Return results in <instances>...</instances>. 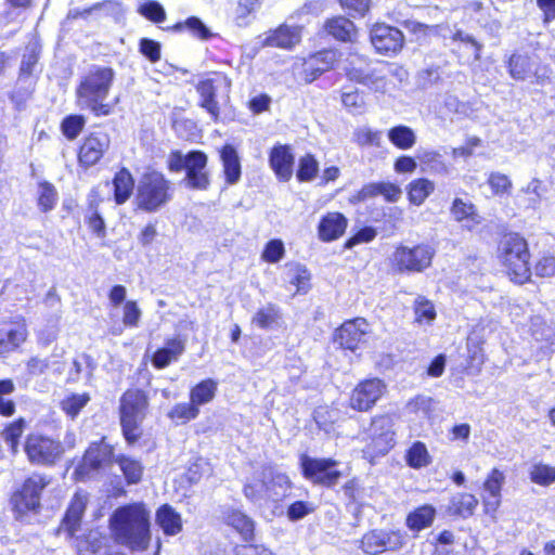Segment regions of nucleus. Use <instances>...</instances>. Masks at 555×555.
Masks as SVG:
<instances>
[{"label": "nucleus", "mask_w": 555, "mask_h": 555, "mask_svg": "<svg viewBox=\"0 0 555 555\" xmlns=\"http://www.w3.org/2000/svg\"><path fill=\"white\" fill-rule=\"evenodd\" d=\"M150 517V511L142 502L117 507L109 518L116 542L133 551L146 550L151 540Z\"/></svg>", "instance_id": "1"}, {"label": "nucleus", "mask_w": 555, "mask_h": 555, "mask_svg": "<svg viewBox=\"0 0 555 555\" xmlns=\"http://www.w3.org/2000/svg\"><path fill=\"white\" fill-rule=\"evenodd\" d=\"M115 78L111 67L92 65L81 78L76 90L77 104L82 109H90L95 116H107L112 105L104 103Z\"/></svg>", "instance_id": "2"}, {"label": "nucleus", "mask_w": 555, "mask_h": 555, "mask_svg": "<svg viewBox=\"0 0 555 555\" xmlns=\"http://www.w3.org/2000/svg\"><path fill=\"white\" fill-rule=\"evenodd\" d=\"M499 257L514 282L522 284L530 278L528 244L520 235H505L499 245Z\"/></svg>", "instance_id": "3"}, {"label": "nucleus", "mask_w": 555, "mask_h": 555, "mask_svg": "<svg viewBox=\"0 0 555 555\" xmlns=\"http://www.w3.org/2000/svg\"><path fill=\"white\" fill-rule=\"evenodd\" d=\"M207 162L208 157L202 151H191L185 155L180 151H173L168 157V168L175 172L185 170L186 186L207 190L210 183L206 170Z\"/></svg>", "instance_id": "4"}, {"label": "nucleus", "mask_w": 555, "mask_h": 555, "mask_svg": "<svg viewBox=\"0 0 555 555\" xmlns=\"http://www.w3.org/2000/svg\"><path fill=\"white\" fill-rule=\"evenodd\" d=\"M147 398L142 390L129 389L120 398V424L125 439L134 443L141 436L140 425L145 416Z\"/></svg>", "instance_id": "5"}, {"label": "nucleus", "mask_w": 555, "mask_h": 555, "mask_svg": "<svg viewBox=\"0 0 555 555\" xmlns=\"http://www.w3.org/2000/svg\"><path fill=\"white\" fill-rule=\"evenodd\" d=\"M50 482L49 476L33 473L12 492L10 504L17 519L40 508L41 493Z\"/></svg>", "instance_id": "6"}, {"label": "nucleus", "mask_w": 555, "mask_h": 555, "mask_svg": "<svg viewBox=\"0 0 555 555\" xmlns=\"http://www.w3.org/2000/svg\"><path fill=\"white\" fill-rule=\"evenodd\" d=\"M435 248L427 244L398 245L390 256L392 269L400 274L421 273L430 267Z\"/></svg>", "instance_id": "7"}, {"label": "nucleus", "mask_w": 555, "mask_h": 555, "mask_svg": "<svg viewBox=\"0 0 555 555\" xmlns=\"http://www.w3.org/2000/svg\"><path fill=\"white\" fill-rule=\"evenodd\" d=\"M169 181L158 171L146 172L138 185L137 201L139 208L155 211L169 198Z\"/></svg>", "instance_id": "8"}, {"label": "nucleus", "mask_w": 555, "mask_h": 555, "mask_svg": "<svg viewBox=\"0 0 555 555\" xmlns=\"http://www.w3.org/2000/svg\"><path fill=\"white\" fill-rule=\"evenodd\" d=\"M113 447L102 438L98 442H92L87 449L81 462L75 469L76 478L85 480L115 462Z\"/></svg>", "instance_id": "9"}, {"label": "nucleus", "mask_w": 555, "mask_h": 555, "mask_svg": "<svg viewBox=\"0 0 555 555\" xmlns=\"http://www.w3.org/2000/svg\"><path fill=\"white\" fill-rule=\"evenodd\" d=\"M336 461L332 459H315L307 454L300 456V467L306 479L326 487L334 486L340 473L335 469Z\"/></svg>", "instance_id": "10"}, {"label": "nucleus", "mask_w": 555, "mask_h": 555, "mask_svg": "<svg viewBox=\"0 0 555 555\" xmlns=\"http://www.w3.org/2000/svg\"><path fill=\"white\" fill-rule=\"evenodd\" d=\"M25 452L30 463L51 465L64 452L61 442L41 435H30L25 443Z\"/></svg>", "instance_id": "11"}, {"label": "nucleus", "mask_w": 555, "mask_h": 555, "mask_svg": "<svg viewBox=\"0 0 555 555\" xmlns=\"http://www.w3.org/2000/svg\"><path fill=\"white\" fill-rule=\"evenodd\" d=\"M386 385L379 378H370L361 382L350 397V406L359 412L372 409L385 393Z\"/></svg>", "instance_id": "12"}, {"label": "nucleus", "mask_w": 555, "mask_h": 555, "mask_svg": "<svg viewBox=\"0 0 555 555\" xmlns=\"http://www.w3.org/2000/svg\"><path fill=\"white\" fill-rule=\"evenodd\" d=\"M370 324L363 318L346 321L335 332V341L343 348L354 351L366 343Z\"/></svg>", "instance_id": "13"}, {"label": "nucleus", "mask_w": 555, "mask_h": 555, "mask_svg": "<svg viewBox=\"0 0 555 555\" xmlns=\"http://www.w3.org/2000/svg\"><path fill=\"white\" fill-rule=\"evenodd\" d=\"M370 37L375 50L386 55L398 53L404 43L403 34L398 28L386 24L374 25Z\"/></svg>", "instance_id": "14"}, {"label": "nucleus", "mask_w": 555, "mask_h": 555, "mask_svg": "<svg viewBox=\"0 0 555 555\" xmlns=\"http://www.w3.org/2000/svg\"><path fill=\"white\" fill-rule=\"evenodd\" d=\"M393 424L389 416L375 417L371 424V443L367 451L375 454L387 453L395 444Z\"/></svg>", "instance_id": "15"}, {"label": "nucleus", "mask_w": 555, "mask_h": 555, "mask_svg": "<svg viewBox=\"0 0 555 555\" xmlns=\"http://www.w3.org/2000/svg\"><path fill=\"white\" fill-rule=\"evenodd\" d=\"M402 544V537L398 532L372 530L361 540V548L366 554H379L386 550H395Z\"/></svg>", "instance_id": "16"}, {"label": "nucleus", "mask_w": 555, "mask_h": 555, "mask_svg": "<svg viewBox=\"0 0 555 555\" xmlns=\"http://www.w3.org/2000/svg\"><path fill=\"white\" fill-rule=\"evenodd\" d=\"M109 137L99 131L88 135L80 146L78 158L81 165L90 167L95 165L109 146Z\"/></svg>", "instance_id": "17"}, {"label": "nucleus", "mask_w": 555, "mask_h": 555, "mask_svg": "<svg viewBox=\"0 0 555 555\" xmlns=\"http://www.w3.org/2000/svg\"><path fill=\"white\" fill-rule=\"evenodd\" d=\"M269 163L280 181L287 182L293 177L294 155L288 145H274L269 155Z\"/></svg>", "instance_id": "18"}, {"label": "nucleus", "mask_w": 555, "mask_h": 555, "mask_svg": "<svg viewBox=\"0 0 555 555\" xmlns=\"http://www.w3.org/2000/svg\"><path fill=\"white\" fill-rule=\"evenodd\" d=\"M262 475L266 485L267 500L279 502L289 495L292 481L286 474L270 468L263 470Z\"/></svg>", "instance_id": "19"}, {"label": "nucleus", "mask_w": 555, "mask_h": 555, "mask_svg": "<svg viewBox=\"0 0 555 555\" xmlns=\"http://www.w3.org/2000/svg\"><path fill=\"white\" fill-rule=\"evenodd\" d=\"M300 39L301 27L283 24L266 35L262 46L289 50L299 43Z\"/></svg>", "instance_id": "20"}, {"label": "nucleus", "mask_w": 555, "mask_h": 555, "mask_svg": "<svg viewBox=\"0 0 555 555\" xmlns=\"http://www.w3.org/2000/svg\"><path fill=\"white\" fill-rule=\"evenodd\" d=\"M251 324L260 330L275 331L283 326V313L281 308L272 302L259 307L251 317Z\"/></svg>", "instance_id": "21"}, {"label": "nucleus", "mask_w": 555, "mask_h": 555, "mask_svg": "<svg viewBox=\"0 0 555 555\" xmlns=\"http://www.w3.org/2000/svg\"><path fill=\"white\" fill-rule=\"evenodd\" d=\"M347 228V218L337 211L327 212L318 225L319 238L323 242H332L339 238Z\"/></svg>", "instance_id": "22"}, {"label": "nucleus", "mask_w": 555, "mask_h": 555, "mask_svg": "<svg viewBox=\"0 0 555 555\" xmlns=\"http://www.w3.org/2000/svg\"><path fill=\"white\" fill-rule=\"evenodd\" d=\"M546 191L547 189L541 179L532 178L525 186L519 189L516 201L525 209L537 210Z\"/></svg>", "instance_id": "23"}, {"label": "nucleus", "mask_w": 555, "mask_h": 555, "mask_svg": "<svg viewBox=\"0 0 555 555\" xmlns=\"http://www.w3.org/2000/svg\"><path fill=\"white\" fill-rule=\"evenodd\" d=\"M503 481V473L494 468L483 482V504L487 514H494L500 506Z\"/></svg>", "instance_id": "24"}, {"label": "nucleus", "mask_w": 555, "mask_h": 555, "mask_svg": "<svg viewBox=\"0 0 555 555\" xmlns=\"http://www.w3.org/2000/svg\"><path fill=\"white\" fill-rule=\"evenodd\" d=\"M185 343L179 338H170L166 341L163 348H159L155 351L152 357V364L156 369H165L172 361L178 360V358L184 352Z\"/></svg>", "instance_id": "25"}, {"label": "nucleus", "mask_w": 555, "mask_h": 555, "mask_svg": "<svg viewBox=\"0 0 555 555\" xmlns=\"http://www.w3.org/2000/svg\"><path fill=\"white\" fill-rule=\"evenodd\" d=\"M402 191L399 185L392 182H374L365 184L359 192L360 199H366L378 195L389 203H396L401 197Z\"/></svg>", "instance_id": "26"}, {"label": "nucleus", "mask_w": 555, "mask_h": 555, "mask_svg": "<svg viewBox=\"0 0 555 555\" xmlns=\"http://www.w3.org/2000/svg\"><path fill=\"white\" fill-rule=\"evenodd\" d=\"M325 30L333 38L344 42H352L357 38V28L353 22L344 16L330 18L325 23Z\"/></svg>", "instance_id": "27"}, {"label": "nucleus", "mask_w": 555, "mask_h": 555, "mask_svg": "<svg viewBox=\"0 0 555 555\" xmlns=\"http://www.w3.org/2000/svg\"><path fill=\"white\" fill-rule=\"evenodd\" d=\"M220 159L228 184H235L241 179V162L234 146L225 144L220 151Z\"/></svg>", "instance_id": "28"}, {"label": "nucleus", "mask_w": 555, "mask_h": 555, "mask_svg": "<svg viewBox=\"0 0 555 555\" xmlns=\"http://www.w3.org/2000/svg\"><path fill=\"white\" fill-rule=\"evenodd\" d=\"M27 330L24 322L12 324L8 328L0 330V354L17 348L26 340Z\"/></svg>", "instance_id": "29"}, {"label": "nucleus", "mask_w": 555, "mask_h": 555, "mask_svg": "<svg viewBox=\"0 0 555 555\" xmlns=\"http://www.w3.org/2000/svg\"><path fill=\"white\" fill-rule=\"evenodd\" d=\"M223 519L228 526L234 528L244 540H248L254 533V522L240 509L227 507L222 512Z\"/></svg>", "instance_id": "30"}, {"label": "nucleus", "mask_w": 555, "mask_h": 555, "mask_svg": "<svg viewBox=\"0 0 555 555\" xmlns=\"http://www.w3.org/2000/svg\"><path fill=\"white\" fill-rule=\"evenodd\" d=\"M85 507L86 503L83 499L79 495H75L66 511L60 530L73 537L80 526Z\"/></svg>", "instance_id": "31"}, {"label": "nucleus", "mask_w": 555, "mask_h": 555, "mask_svg": "<svg viewBox=\"0 0 555 555\" xmlns=\"http://www.w3.org/2000/svg\"><path fill=\"white\" fill-rule=\"evenodd\" d=\"M337 60L336 52L333 50H323L312 55L305 63V72L311 76L310 80L315 79L324 72L331 69Z\"/></svg>", "instance_id": "32"}, {"label": "nucleus", "mask_w": 555, "mask_h": 555, "mask_svg": "<svg viewBox=\"0 0 555 555\" xmlns=\"http://www.w3.org/2000/svg\"><path fill=\"white\" fill-rule=\"evenodd\" d=\"M108 538L98 530H91L78 543L81 555H108Z\"/></svg>", "instance_id": "33"}, {"label": "nucleus", "mask_w": 555, "mask_h": 555, "mask_svg": "<svg viewBox=\"0 0 555 555\" xmlns=\"http://www.w3.org/2000/svg\"><path fill=\"white\" fill-rule=\"evenodd\" d=\"M156 522L167 535H176L182 530L180 514L168 504L157 509Z\"/></svg>", "instance_id": "34"}, {"label": "nucleus", "mask_w": 555, "mask_h": 555, "mask_svg": "<svg viewBox=\"0 0 555 555\" xmlns=\"http://www.w3.org/2000/svg\"><path fill=\"white\" fill-rule=\"evenodd\" d=\"M114 199L117 205L126 203L133 192L134 181L130 171L126 168L116 172L113 179Z\"/></svg>", "instance_id": "35"}, {"label": "nucleus", "mask_w": 555, "mask_h": 555, "mask_svg": "<svg viewBox=\"0 0 555 555\" xmlns=\"http://www.w3.org/2000/svg\"><path fill=\"white\" fill-rule=\"evenodd\" d=\"M435 191V183L427 178H417L406 185L408 199L412 205L421 206Z\"/></svg>", "instance_id": "36"}, {"label": "nucleus", "mask_w": 555, "mask_h": 555, "mask_svg": "<svg viewBox=\"0 0 555 555\" xmlns=\"http://www.w3.org/2000/svg\"><path fill=\"white\" fill-rule=\"evenodd\" d=\"M436 516V509L431 505H423L415 508L406 517V526L413 531H421L429 527Z\"/></svg>", "instance_id": "37"}, {"label": "nucleus", "mask_w": 555, "mask_h": 555, "mask_svg": "<svg viewBox=\"0 0 555 555\" xmlns=\"http://www.w3.org/2000/svg\"><path fill=\"white\" fill-rule=\"evenodd\" d=\"M218 383L211 378L204 379L195 385L190 391V400L196 408L214 400Z\"/></svg>", "instance_id": "38"}, {"label": "nucleus", "mask_w": 555, "mask_h": 555, "mask_svg": "<svg viewBox=\"0 0 555 555\" xmlns=\"http://www.w3.org/2000/svg\"><path fill=\"white\" fill-rule=\"evenodd\" d=\"M201 96V106L205 108L214 120L218 119L219 105L216 101V90L211 80L201 81L196 88Z\"/></svg>", "instance_id": "39"}, {"label": "nucleus", "mask_w": 555, "mask_h": 555, "mask_svg": "<svg viewBox=\"0 0 555 555\" xmlns=\"http://www.w3.org/2000/svg\"><path fill=\"white\" fill-rule=\"evenodd\" d=\"M389 141L399 150H410L416 143V134L412 128L399 125L388 130Z\"/></svg>", "instance_id": "40"}, {"label": "nucleus", "mask_w": 555, "mask_h": 555, "mask_svg": "<svg viewBox=\"0 0 555 555\" xmlns=\"http://www.w3.org/2000/svg\"><path fill=\"white\" fill-rule=\"evenodd\" d=\"M478 500L475 495L469 493H457L452 496L449 505L450 513L461 517H468L473 515Z\"/></svg>", "instance_id": "41"}, {"label": "nucleus", "mask_w": 555, "mask_h": 555, "mask_svg": "<svg viewBox=\"0 0 555 555\" xmlns=\"http://www.w3.org/2000/svg\"><path fill=\"white\" fill-rule=\"evenodd\" d=\"M405 461L410 467L414 469H420L428 466L431 463V456L425 443L421 441H415L408 449L405 454Z\"/></svg>", "instance_id": "42"}, {"label": "nucleus", "mask_w": 555, "mask_h": 555, "mask_svg": "<svg viewBox=\"0 0 555 555\" xmlns=\"http://www.w3.org/2000/svg\"><path fill=\"white\" fill-rule=\"evenodd\" d=\"M128 483H138L143 474L142 464L132 457L118 455L115 459Z\"/></svg>", "instance_id": "43"}, {"label": "nucleus", "mask_w": 555, "mask_h": 555, "mask_svg": "<svg viewBox=\"0 0 555 555\" xmlns=\"http://www.w3.org/2000/svg\"><path fill=\"white\" fill-rule=\"evenodd\" d=\"M509 75L516 80H525L532 73V62L528 55L513 54L508 60Z\"/></svg>", "instance_id": "44"}, {"label": "nucleus", "mask_w": 555, "mask_h": 555, "mask_svg": "<svg viewBox=\"0 0 555 555\" xmlns=\"http://www.w3.org/2000/svg\"><path fill=\"white\" fill-rule=\"evenodd\" d=\"M450 212L452 217L459 221H472L474 223H478V215L476 214V207L470 202L464 201L462 198H454L452 206L450 208Z\"/></svg>", "instance_id": "45"}, {"label": "nucleus", "mask_w": 555, "mask_h": 555, "mask_svg": "<svg viewBox=\"0 0 555 555\" xmlns=\"http://www.w3.org/2000/svg\"><path fill=\"white\" fill-rule=\"evenodd\" d=\"M184 28L201 40H208L215 36L203 21L196 16L188 17L184 22H179L173 26V29L177 31Z\"/></svg>", "instance_id": "46"}, {"label": "nucleus", "mask_w": 555, "mask_h": 555, "mask_svg": "<svg viewBox=\"0 0 555 555\" xmlns=\"http://www.w3.org/2000/svg\"><path fill=\"white\" fill-rule=\"evenodd\" d=\"M89 401L90 396L87 392L70 393L61 401V409L68 417L74 420Z\"/></svg>", "instance_id": "47"}, {"label": "nucleus", "mask_w": 555, "mask_h": 555, "mask_svg": "<svg viewBox=\"0 0 555 555\" xmlns=\"http://www.w3.org/2000/svg\"><path fill=\"white\" fill-rule=\"evenodd\" d=\"M199 414V409L190 400V402L177 403L168 412V417L177 424H185L195 420Z\"/></svg>", "instance_id": "48"}, {"label": "nucleus", "mask_w": 555, "mask_h": 555, "mask_svg": "<svg viewBox=\"0 0 555 555\" xmlns=\"http://www.w3.org/2000/svg\"><path fill=\"white\" fill-rule=\"evenodd\" d=\"M414 313L420 325H430L437 317L434 304L422 296L414 301Z\"/></svg>", "instance_id": "49"}, {"label": "nucleus", "mask_w": 555, "mask_h": 555, "mask_svg": "<svg viewBox=\"0 0 555 555\" xmlns=\"http://www.w3.org/2000/svg\"><path fill=\"white\" fill-rule=\"evenodd\" d=\"M373 68L364 57L359 55H353L348 61V65L345 67L346 74L348 78L352 81L359 82L362 85L365 80V76L367 72Z\"/></svg>", "instance_id": "50"}, {"label": "nucleus", "mask_w": 555, "mask_h": 555, "mask_svg": "<svg viewBox=\"0 0 555 555\" xmlns=\"http://www.w3.org/2000/svg\"><path fill=\"white\" fill-rule=\"evenodd\" d=\"M387 73L388 68L385 65H379L371 68L365 76V80L362 85L369 87L370 89L385 93L387 92Z\"/></svg>", "instance_id": "51"}, {"label": "nucleus", "mask_w": 555, "mask_h": 555, "mask_svg": "<svg viewBox=\"0 0 555 555\" xmlns=\"http://www.w3.org/2000/svg\"><path fill=\"white\" fill-rule=\"evenodd\" d=\"M288 282L296 286L297 293H307L310 284V273L305 266L291 264L287 268Z\"/></svg>", "instance_id": "52"}, {"label": "nucleus", "mask_w": 555, "mask_h": 555, "mask_svg": "<svg viewBox=\"0 0 555 555\" xmlns=\"http://www.w3.org/2000/svg\"><path fill=\"white\" fill-rule=\"evenodd\" d=\"M319 172V163L311 154H306L298 162L296 177L300 182L312 181Z\"/></svg>", "instance_id": "53"}, {"label": "nucleus", "mask_w": 555, "mask_h": 555, "mask_svg": "<svg viewBox=\"0 0 555 555\" xmlns=\"http://www.w3.org/2000/svg\"><path fill=\"white\" fill-rule=\"evenodd\" d=\"M530 479L532 482L540 486H550L555 482V467L538 463L532 466L530 470Z\"/></svg>", "instance_id": "54"}, {"label": "nucleus", "mask_w": 555, "mask_h": 555, "mask_svg": "<svg viewBox=\"0 0 555 555\" xmlns=\"http://www.w3.org/2000/svg\"><path fill=\"white\" fill-rule=\"evenodd\" d=\"M418 159L422 164L426 165L430 171L438 175H448L449 167L442 159L440 153L436 151H423L418 155Z\"/></svg>", "instance_id": "55"}, {"label": "nucleus", "mask_w": 555, "mask_h": 555, "mask_svg": "<svg viewBox=\"0 0 555 555\" xmlns=\"http://www.w3.org/2000/svg\"><path fill=\"white\" fill-rule=\"evenodd\" d=\"M138 12L153 23H163L166 20L164 7L155 0H147L142 3Z\"/></svg>", "instance_id": "56"}, {"label": "nucleus", "mask_w": 555, "mask_h": 555, "mask_svg": "<svg viewBox=\"0 0 555 555\" xmlns=\"http://www.w3.org/2000/svg\"><path fill=\"white\" fill-rule=\"evenodd\" d=\"M86 119L81 115H69L61 124L63 134L68 140L76 139L83 129Z\"/></svg>", "instance_id": "57"}, {"label": "nucleus", "mask_w": 555, "mask_h": 555, "mask_svg": "<svg viewBox=\"0 0 555 555\" xmlns=\"http://www.w3.org/2000/svg\"><path fill=\"white\" fill-rule=\"evenodd\" d=\"M57 201V192L55 188L49 182H41L39 184L38 205L43 211L52 210Z\"/></svg>", "instance_id": "58"}, {"label": "nucleus", "mask_w": 555, "mask_h": 555, "mask_svg": "<svg viewBox=\"0 0 555 555\" xmlns=\"http://www.w3.org/2000/svg\"><path fill=\"white\" fill-rule=\"evenodd\" d=\"M39 53L40 51L37 43H33L26 47L21 64L22 78L30 76L34 73L39 60Z\"/></svg>", "instance_id": "59"}, {"label": "nucleus", "mask_w": 555, "mask_h": 555, "mask_svg": "<svg viewBox=\"0 0 555 555\" xmlns=\"http://www.w3.org/2000/svg\"><path fill=\"white\" fill-rule=\"evenodd\" d=\"M433 406V399L426 396H416L411 399L406 405L405 410L408 413L415 414L420 417H425L429 414V411Z\"/></svg>", "instance_id": "60"}, {"label": "nucleus", "mask_w": 555, "mask_h": 555, "mask_svg": "<svg viewBox=\"0 0 555 555\" xmlns=\"http://www.w3.org/2000/svg\"><path fill=\"white\" fill-rule=\"evenodd\" d=\"M24 420L20 418L8 425L2 431V438L11 446L13 452L16 451L18 439L24 431Z\"/></svg>", "instance_id": "61"}, {"label": "nucleus", "mask_w": 555, "mask_h": 555, "mask_svg": "<svg viewBox=\"0 0 555 555\" xmlns=\"http://www.w3.org/2000/svg\"><path fill=\"white\" fill-rule=\"evenodd\" d=\"M244 494L250 501L267 500L263 475L261 478H254L244 486Z\"/></svg>", "instance_id": "62"}, {"label": "nucleus", "mask_w": 555, "mask_h": 555, "mask_svg": "<svg viewBox=\"0 0 555 555\" xmlns=\"http://www.w3.org/2000/svg\"><path fill=\"white\" fill-rule=\"evenodd\" d=\"M285 254L284 243L281 240L269 241L262 251V259L270 263L280 261Z\"/></svg>", "instance_id": "63"}, {"label": "nucleus", "mask_w": 555, "mask_h": 555, "mask_svg": "<svg viewBox=\"0 0 555 555\" xmlns=\"http://www.w3.org/2000/svg\"><path fill=\"white\" fill-rule=\"evenodd\" d=\"M341 102L352 114H360L364 108V99L357 90L343 91Z\"/></svg>", "instance_id": "64"}]
</instances>
